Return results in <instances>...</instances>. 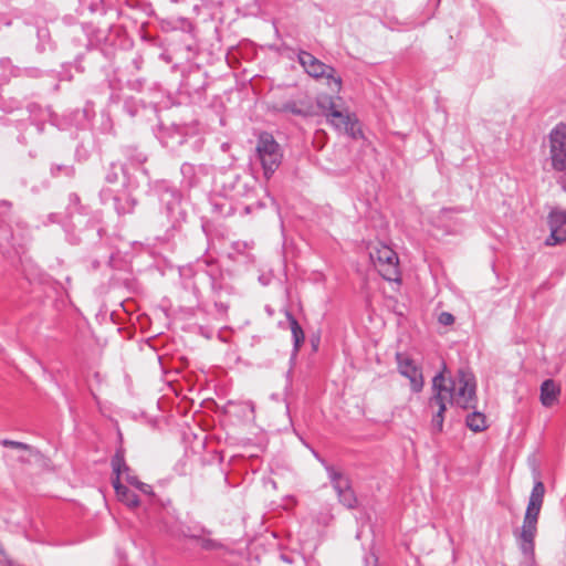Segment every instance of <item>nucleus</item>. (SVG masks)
Wrapping results in <instances>:
<instances>
[{
    "mask_svg": "<svg viewBox=\"0 0 566 566\" xmlns=\"http://www.w3.org/2000/svg\"><path fill=\"white\" fill-rule=\"evenodd\" d=\"M549 235L545 240V244L554 247L566 241V210L554 208L547 217Z\"/></svg>",
    "mask_w": 566,
    "mask_h": 566,
    "instance_id": "nucleus-9",
    "label": "nucleus"
},
{
    "mask_svg": "<svg viewBox=\"0 0 566 566\" xmlns=\"http://www.w3.org/2000/svg\"><path fill=\"white\" fill-rule=\"evenodd\" d=\"M437 406V411L432 415L431 419V431L432 433H441L443 430L444 412L447 406L442 401H432V397L429 399V407Z\"/></svg>",
    "mask_w": 566,
    "mask_h": 566,
    "instance_id": "nucleus-14",
    "label": "nucleus"
},
{
    "mask_svg": "<svg viewBox=\"0 0 566 566\" xmlns=\"http://www.w3.org/2000/svg\"><path fill=\"white\" fill-rule=\"evenodd\" d=\"M255 154L262 166L264 177L270 179L282 164L281 146L270 133L263 132L258 136Z\"/></svg>",
    "mask_w": 566,
    "mask_h": 566,
    "instance_id": "nucleus-3",
    "label": "nucleus"
},
{
    "mask_svg": "<svg viewBox=\"0 0 566 566\" xmlns=\"http://www.w3.org/2000/svg\"><path fill=\"white\" fill-rule=\"evenodd\" d=\"M61 174H64L67 177H73L75 174V169L72 166H63V165H53L51 167V175L53 177H57Z\"/></svg>",
    "mask_w": 566,
    "mask_h": 566,
    "instance_id": "nucleus-20",
    "label": "nucleus"
},
{
    "mask_svg": "<svg viewBox=\"0 0 566 566\" xmlns=\"http://www.w3.org/2000/svg\"><path fill=\"white\" fill-rule=\"evenodd\" d=\"M0 444L6 448H12L19 452H22V454L19 457L21 462H28L29 457H25V453L31 454L33 452V448L31 446L14 440L3 439L0 441Z\"/></svg>",
    "mask_w": 566,
    "mask_h": 566,
    "instance_id": "nucleus-17",
    "label": "nucleus"
},
{
    "mask_svg": "<svg viewBox=\"0 0 566 566\" xmlns=\"http://www.w3.org/2000/svg\"><path fill=\"white\" fill-rule=\"evenodd\" d=\"M285 315L292 333L293 348L294 352L297 353L305 340V335L296 318L289 311L285 313Z\"/></svg>",
    "mask_w": 566,
    "mask_h": 566,
    "instance_id": "nucleus-15",
    "label": "nucleus"
},
{
    "mask_svg": "<svg viewBox=\"0 0 566 566\" xmlns=\"http://www.w3.org/2000/svg\"><path fill=\"white\" fill-rule=\"evenodd\" d=\"M317 106L322 111L326 119L332 116L331 113H335V111H339L344 107L342 103V97H334L331 95H321L317 98Z\"/></svg>",
    "mask_w": 566,
    "mask_h": 566,
    "instance_id": "nucleus-13",
    "label": "nucleus"
},
{
    "mask_svg": "<svg viewBox=\"0 0 566 566\" xmlns=\"http://www.w3.org/2000/svg\"><path fill=\"white\" fill-rule=\"evenodd\" d=\"M558 182L562 185V188L566 191V179L564 177H560Z\"/></svg>",
    "mask_w": 566,
    "mask_h": 566,
    "instance_id": "nucleus-25",
    "label": "nucleus"
},
{
    "mask_svg": "<svg viewBox=\"0 0 566 566\" xmlns=\"http://www.w3.org/2000/svg\"><path fill=\"white\" fill-rule=\"evenodd\" d=\"M134 488L145 495H154L153 486L142 481H138V483Z\"/></svg>",
    "mask_w": 566,
    "mask_h": 566,
    "instance_id": "nucleus-21",
    "label": "nucleus"
},
{
    "mask_svg": "<svg viewBox=\"0 0 566 566\" xmlns=\"http://www.w3.org/2000/svg\"><path fill=\"white\" fill-rule=\"evenodd\" d=\"M122 476H124L126 482L132 486H135L139 481L138 478L135 474H133V472L129 468H128V472L123 471Z\"/></svg>",
    "mask_w": 566,
    "mask_h": 566,
    "instance_id": "nucleus-22",
    "label": "nucleus"
},
{
    "mask_svg": "<svg viewBox=\"0 0 566 566\" xmlns=\"http://www.w3.org/2000/svg\"><path fill=\"white\" fill-rule=\"evenodd\" d=\"M180 171L185 179H187L188 185L192 186L195 184L196 169L192 164L185 163L181 165Z\"/></svg>",
    "mask_w": 566,
    "mask_h": 566,
    "instance_id": "nucleus-18",
    "label": "nucleus"
},
{
    "mask_svg": "<svg viewBox=\"0 0 566 566\" xmlns=\"http://www.w3.org/2000/svg\"><path fill=\"white\" fill-rule=\"evenodd\" d=\"M111 464L114 475L112 479V485L118 501L130 509L139 506V499L137 494L120 482L123 471L128 472V465L126 464L124 451L122 449L116 450L111 460Z\"/></svg>",
    "mask_w": 566,
    "mask_h": 566,
    "instance_id": "nucleus-6",
    "label": "nucleus"
},
{
    "mask_svg": "<svg viewBox=\"0 0 566 566\" xmlns=\"http://www.w3.org/2000/svg\"><path fill=\"white\" fill-rule=\"evenodd\" d=\"M465 423L473 432H481L488 428L485 416L478 411L468 415Z\"/></svg>",
    "mask_w": 566,
    "mask_h": 566,
    "instance_id": "nucleus-16",
    "label": "nucleus"
},
{
    "mask_svg": "<svg viewBox=\"0 0 566 566\" xmlns=\"http://www.w3.org/2000/svg\"><path fill=\"white\" fill-rule=\"evenodd\" d=\"M283 111L298 116H308L310 111L300 107L295 102H287L283 105Z\"/></svg>",
    "mask_w": 566,
    "mask_h": 566,
    "instance_id": "nucleus-19",
    "label": "nucleus"
},
{
    "mask_svg": "<svg viewBox=\"0 0 566 566\" xmlns=\"http://www.w3.org/2000/svg\"><path fill=\"white\" fill-rule=\"evenodd\" d=\"M432 401L449 402L461 409L476 407V381L474 375L460 368L454 375L447 377L444 370L432 379Z\"/></svg>",
    "mask_w": 566,
    "mask_h": 566,
    "instance_id": "nucleus-1",
    "label": "nucleus"
},
{
    "mask_svg": "<svg viewBox=\"0 0 566 566\" xmlns=\"http://www.w3.org/2000/svg\"><path fill=\"white\" fill-rule=\"evenodd\" d=\"M69 201H70V205H73V206H78L80 205V197L77 193H70L69 196Z\"/></svg>",
    "mask_w": 566,
    "mask_h": 566,
    "instance_id": "nucleus-24",
    "label": "nucleus"
},
{
    "mask_svg": "<svg viewBox=\"0 0 566 566\" xmlns=\"http://www.w3.org/2000/svg\"><path fill=\"white\" fill-rule=\"evenodd\" d=\"M370 260L379 274L389 282H400L399 259L387 244L378 242L370 247Z\"/></svg>",
    "mask_w": 566,
    "mask_h": 566,
    "instance_id": "nucleus-4",
    "label": "nucleus"
},
{
    "mask_svg": "<svg viewBox=\"0 0 566 566\" xmlns=\"http://www.w3.org/2000/svg\"><path fill=\"white\" fill-rule=\"evenodd\" d=\"M551 169L566 174V124L558 123L548 134Z\"/></svg>",
    "mask_w": 566,
    "mask_h": 566,
    "instance_id": "nucleus-7",
    "label": "nucleus"
},
{
    "mask_svg": "<svg viewBox=\"0 0 566 566\" xmlns=\"http://www.w3.org/2000/svg\"><path fill=\"white\" fill-rule=\"evenodd\" d=\"M560 395V386L553 379H546L541 385L539 399L544 407H553Z\"/></svg>",
    "mask_w": 566,
    "mask_h": 566,
    "instance_id": "nucleus-12",
    "label": "nucleus"
},
{
    "mask_svg": "<svg viewBox=\"0 0 566 566\" xmlns=\"http://www.w3.org/2000/svg\"><path fill=\"white\" fill-rule=\"evenodd\" d=\"M297 60L310 76L314 78H325L326 84L337 94L342 91V77L332 65L323 63L307 51H300Z\"/></svg>",
    "mask_w": 566,
    "mask_h": 566,
    "instance_id": "nucleus-5",
    "label": "nucleus"
},
{
    "mask_svg": "<svg viewBox=\"0 0 566 566\" xmlns=\"http://www.w3.org/2000/svg\"><path fill=\"white\" fill-rule=\"evenodd\" d=\"M544 495V483L539 480L535 481L528 499V504L525 511L523 525L517 536L522 554L532 563H534V539L537 532V521L543 505Z\"/></svg>",
    "mask_w": 566,
    "mask_h": 566,
    "instance_id": "nucleus-2",
    "label": "nucleus"
},
{
    "mask_svg": "<svg viewBox=\"0 0 566 566\" xmlns=\"http://www.w3.org/2000/svg\"><path fill=\"white\" fill-rule=\"evenodd\" d=\"M399 373L409 379L411 390L413 392H420L423 388V377L420 367L407 355L398 353L396 355Z\"/></svg>",
    "mask_w": 566,
    "mask_h": 566,
    "instance_id": "nucleus-10",
    "label": "nucleus"
},
{
    "mask_svg": "<svg viewBox=\"0 0 566 566\" xmlns=\"http://www.w3.org/2000/svg\"><path fill=\"white\" fill-rule=\"evenodd\" d=\"M319 461L327 472L328 479L337 493L339 502L348 509H354L357 504V499L350 486L349 479L335 467L328 464L325 460L319 459Z\"/></svg>",
    "mask_w": 566,
    "mask_h": 566,
    "instance_id": "nucleus-8",
    "label": "nucleus"
},
{
    "mask_svg": "<svg viewBox=\"0 0 566 566\" xmlns=\"http://www.w3.org/2000/svg\"><path fill=\"white\" fill-rule=\"evenodd\" d=\"M439 322L443 325H450L454 322V317L448 312H442L439 316Z\"/></svg>",
    "mask_w": 566,
    "mask_h": 566,
    "instance_id": "nucleus-23",
    "label": "nucleus"
},
{
    "mask_svg": "<svg viewBox=\"0 0 566 566\" xmlns=\"http://www.w3.org/2000/svg\"><path fill=\"white\" fill-rule=\"evenodd\" d=\"M331 117L327 118V122L338 132H343L347 135L355 136V129L357 125V118L354 114L349 113V111L343 107L339 111H335V113H331Z\"/></svg>",
    "mask_w": 566,
    "mask_h": 566,
    "instance_id": "nucleus-11",
    "label": "nucleus"
}]
</instances>
